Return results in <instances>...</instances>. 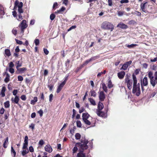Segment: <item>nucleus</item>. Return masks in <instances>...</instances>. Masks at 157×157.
<instances>
[{
	"label": "nucleus",
	"instance_id": "4",
	"mask_svg": "<svg viewBox=\"0 0 157 157\" xmlns=\"http://www.w3.org/2000/svg\"><path fill=\"white\" fill-rule=\"evenodd\" d=\"M101 27L104 29L110 30L111 31H112L114 29L113 24L107 21L103 22L101 25Z\"/></svg>",
	"mask_w": 157,
	"mask_h": 157
},
{
	"label": "nucleus",
	"instance_id": "2",
	"mask_svg": "<svg viewBox=\"0 0 157 157\" xmlns=\"http://www.w3.org/2000/svg\"><path fill=\"white\" fill-rule=\"evenodd\" d=\"M89 141L87 140L86 139L84 138H82L81 139L80 142H78L76 143L75 145H78L79 146L82 151L84 150L87 149L88 148V146L87 145Z\"/></svg>",
	"mask_w": 157,
	"mask_h": 157
},
{
	"label": "nucleus",
	"instance_id": "58",
	"mask_svg": "<svg viewBox=\"0 0 157 157\" xmlns=\"http://www.w3.org/2000/svg\"><path fill=\"white\" fill-rule=\"evenodd\" d=\"M85 110V109L83 107H81V109L79 110V112L80 113H81Z\"/></svg>",
	"mask_w": 157,
	"mask_h": 157
},
{
	"label": "nucleus",
	"instance_id": "55",
	"mask_svg": "<svg viewBox=\"0 0 157 157\" xmlns=\"http://www.w3.org/2000/svg\"><path fill=\"white\" fill-rule=\"evenodd\" d=\"M15 40L16 41V43L18 44H23V42L22 41L19 40H18L17 39H15Z\"/></svg>",
	"mask_w": 157,
	"mask_h": 157
},
{
	"label": "nucleus",
	"instance_id": "3",
	"mask_svg": "<svg viewBox=\"0 0 157 157\" xmlns=\"http://www.w3.org/2000/svg\"><path fill=\"white\" fill-rule=\"evenodd\" d=\"M82 121L85 124L88 125H91L92 121H90L88 119L90 117L92 119H93V118L90 116L88 113H83L82 114Z\"/></svg>",
	"mask_w": 157,
	"mask_h": 157
},
{
	"label": "nucleus",
	"instance_id": "59",
	"mask_svg": "<svg viewBox=\"0 0 157 157\" xmlns=\"http://www.w3.org/2000/svg\"><path fill=\"white\" fill-rule=\"evenodd\" d=\"M44 143V142L42 140H40L39 143V145H40L41 146L43 145Z\"/></svg>",
	"mask_w": 157,
	"mask_h": 157
},
{
	"label": "nucleus",
	"instance_id": "19",
	"mask_svg": "<svg viewBox=\"0 0 157 157\" xmlns=\"http://www.w3.org/2000/svg\"><path fill=\"white\" fill-rule=\"evenodd\" d=\"M117 27L124 29H126L128 28V26L122 23H119L117 25Z\"/></svg>",
	"mask_w": 157,
	"mask_h": 157
},
{
	"label": "nucleus",
	"instance_id": "9",
	"mask_svg": "<svg viewBox=\"0 0 157 157\" xmlns=\"http://www.w3.org/2000/svg\"><path fill=\"white\" fill-rule=\"evenodd\" d=\"M125 82L127 83V85L128 89L131 90L132 88V83H134V80L133 79H125Z\"/></svg>",
	"mask_w": 157,
	"mask_h": 157
},
{
	"label": "nucleus",
	"instance_id": "33",
	"mask_svg": "<svg viewBox=\"0 0 157 157\" xmlns=\"http://www.w3.org/2000/svg\"><path fill=\"white\" fill-rule=\"evenodd\" d=\"M29 152V151L28 150L24 149L21 152V154L23 156H25L26 155V154L28 153Z\"/></svg>",
	"mask_w": 157,
	"mask_h": 157
},
{
	"label": "nucleus",
	"instance_id": "51",
	"mask_svg": "<svg viewBox=\"0 0 157 157\" xmlns=\"http://www.w3.org/2000/svg\"><path fill=\"white\" fill-rule=\"evenodd\" d=\"M143 67L145 69L147 68L148 65L146 63H144L142 64Z\"/></svg>",
	"mask_w": 157,
	"mask_h": 157
},
{
	"label": "nucleus",
	"instance_id": "64",
	"mask_svg": "<svg viewBox=\"0 0 157 157\" xmlns=\"http://www.w3.org/2000/svg\"><path fill=\"white\" fill-rule=\"evenodd\" d=\"M156 94V92H153L150 95L151 97H153Z\"/></svg>",
	"mask_w": 157,
	"mask_h": 157
},
{
	"label": "nucleus",
	"instance_id": "36",
	"mask_svg": "<svg viewBox=\"0 0 157 157\" xmlns=\"http://www.w3.org/2000/svg\"><path fill=\"white\" fill-rule=\"evenodd\" d=\"M5 54L7 56H10V52L9 50L6 49L5 50Z\"/></svg>",
	"mask_w": 157,
	"mask_h": 157
},
{
	"label": "nucleus",
	"instance_id": "25",
	"mask_svg": "<svg viewBox=\"0 0 157 157\" xmlns=\"http://www.w3.org/2000/svg\"><path fill=\"white\" fill-rule=\"evenodd\" d=\"M104 108V105L103 103L100 101L99 102L98 108V110H101Z\"/></svg>",
	"mask_w": 157,
	"mask_h": 157
},
{
	"label": "nucleus",
	"instance_id": "56",
	"mask_svg": "<svg viewBox=\"0 0 157 157\" xmlns=\"http://www.w3.org/2000/svg\"><path fill=\"white\" fill-rule=\"evenodd\" d=\"M12 32L13 34L16 35L17 34V30L15 29L14 28L13 29Z\"/></svg>",
	"mask_w": 157,
	"mask_h": 157
},
{
	"label": "nucleus",
	"instance_id": "17",
	"mask_svg": "<svg viewBox=\"0 0 157 157\" xmlns=\"http://www.w3.org/2000/svg\"><path fill=\"white\" fill-rule=\"evenodd\" d=\"M19 100V99L18 97L16 95L15 96L14 99H13V98H11V101L13 102H14V103L17 104L19 106H21V105L18 103Z\"/></svg>",
	"mask_w": 157,
	"mask_h": 157
},
{
	"label": "nucleus",
	"instance_id": "60",
	"mask_svg": "<svg viewBox=\"0 0 157 157\" xmlns=\"http://www.w3.org/2000/svg\"><path fill=\"white\" fill-rule=\"evenodd\" d=\"M17 92L18 91L17 90H13V94L14 95H15L16 96L17 93Z\"/></svg>",
	"mask_w": 157,
	"mask_h": 157
},
{
	"label": "nucleus",
	"instance_id": "62",
	"mask_svg": "<svg viewBox=\"0 0 157 157\" xmlns=\"http://www.w3.org/2000/svg\"><path fill=\"white\" fill-rule=\"evenodd\" d=\"M4 109L3 108H2L0 110V114H3L4 113Z\"/></svg>",
	"mask_w": 157,
	"mask_h": 157
},
{
	"label": "nucleus",
	"instance_id": "53",
	"mask_svg": "<svg viewBox=\"0 0 157 157\" xmlns=\"http://www.w3.org/2000/svg\"><path fill=\"white\" fill-rule=\"evenodd\" d=\"M129 2L128 0H122L120 1L121 3H127Z\"/></svg>",
	"mask_w": 157,
	"mask_h": 157
},
{
	"label": "nucleus",
	"instance_id": "54",
	"mask_svg": "<svg viewBox=\"0 0 157 157\" xmlns=\"http://www.w3.org/2000/svg\"><path fill=\"white\" fill-rule=\"evenodd\" d=\"M133 14H136V15L138 16H140L141 15V13L140 12H138V11H136V12L133 13Z\"/></svg>",
	"mask_w": 157,
	"mask_h": 157
},
{
	"label": "nucleus",
	"instance_id": "22",
	"mask_svg": "<svg viewBox=\"0 0 157 157\" xmlns=\"http://www.w3.org/2000/svg\"><path fill=\"white\" fill-rule=\"evenodd\" d=\"M9 144L8 142V137H7L5 139V141L4 142L3 144V147L6 148L7 147V146Z\"/></svg>",
	"mask_w": 157,
	"mask_h": 157
},
{
	"label": "nucleus",
	"instance_id": "13",
	"mask_svg": "<svg viewBox=\"0 0 157 157\" xmlns=\"http://www.w3.org/2000/svg\"><path fill=\"white\" fill-rule=\"evenodd\" d=\"M132 62L131 61H129L126 62L122 66L121 70H126L127 69L128 67L131 64Z\"/></svg>",
	"mask_w": 157,
	"mask_h": 157
},
{
	"label": "nucleus",
	"instance_id": "48",
	"mask_svg": "<svg viewBox=\"0 0 157 157\" xmlns=\"http://www.w3.org/2000/svg\"><path fill=\"white\" fill-rule=\"evenodd\" d=\"M21 98L23 101H25L26 99V97L25 95H22L21 97Z\"/></svg>",
	"mask_w": 157,
	"mask_h": 157
},
{
	"label": "nucleus",
	"instance_id": "50",
	"mask_svg": "<svg viewBox=\"0 0 157 157\" xmlns=\"http://www.w3.org/2000/svg\"><path fill=\"white\" fill-rule=\"evenodd\" d=\"M37 113L40 114V117H41L42 116L43 112L41 109H40L39 111H38Z\"/></svg>",
	"mask_w": 157,
	"mask_h": 157
},
{
	"label": "nucleus",
	"instance_id": "40",
	"mask_svg": "<svg viewBox=\"0 0 157 157\" xmlns=\"http://www.w3.org/2000/svg\"><path fill=\"white\" fill-rule=\"evenodd\" d=\"M148 77L150 78H153L154 77L153 76V73L151 71H149L148 74Z\"/></svg>",
	"mask_w": 157,
	"mask_h": 157
},
{
	"label": "nucleus",
	"instance_id": "23",
	"mask_svg": "<svg viewBox=\"0 0 157 157\" xmlns=\"http://www.w3.org/2000/svg\"><path fill=\"white\" fill-rule=\"evenodd\" d=\"M83 151H81L79 152L78 153L77 155V157H86L85 154L83 152Z\"/></svg>",
	"mask_w": 157,
	"mask_h": 157
},
{
	"label": "nucleus",
	"instance_id": "7",
	"mask_svg": "<svg viewBox=\"0 0 157 157\" xmlns=\"http://www.w3.org/2000/svg\"><path fill=\"white\" fill-rule=\"evenodd\" d=\"M67 79H64V80L59 85L57 86L56 92L57 93H59L62 89L63 87L65 84Z\"/></svg>",
	"mask_w": 157,
	"mask_h": 157
},
{
	"label": "nucleus",
	"instance_id": "27",
	"mask_svg": "<svg viewBox=\"0 0 157 157\" xmlns=\"http://www.w3.org/2000/svg\"><path fill=\"white\" fill-rule=\"evenodd\" d=\"M17 71L19 73H23L26 70V68L25 67H23L22 68H18V69H17Z\"/></svg>",
	"mask_w": 157,
	"mask_h": 157
},
{
	"label": "nucleus",
	"instance_id": "63",
	"mask_svg": "<svg viewBox=\"0 0 157 157\" xmlns=\"http://www.w3.org/2000/svg\"><path fill=\"white\" fill-rule=\"evenodd\" d=\"M124 12L122 11H118V15L119 16H122L124 14Z\"/></svg>",
	"mask_w": 157,
	"mask_h": 157
},
{
	"label": "nucleus",
	"instance_id": "39",
	"mask_svg": "<svg viewBox=\"0 0 157 157\" xmlns=\"http://www.w3.org/2000/svg\"><path fill=\"white\" fill-rule=\"evenodd\" d=\"M91 95L94 97H95L96 96V94L95 91L94 90H91L90 91Z\"/></svg>",
	"mask_w": 157,
	"mask_h": 157
},
{
	"label": "nucleus",
	"instance_id": "15",
	"mask_svg": "<svg viewBox=\"0 0 157 157\" xmlns=\"http://www.w3.org/2000/svg\"><path fill=\"white\" fill-rule=\"evenodd\" d=\"M99 99L100 100L102 101H104L105 98V95L103 91H101L100 92L99 94Z\"/></svg>",
	"mask_w": 157,
	"mask_h": 157
},
{
	"label": "nucleus",
	"instance_id": "14",
	"mask_svg": "<svg viewBox=\"0 0 157 157\" xmlns=\"http://www.w3.org/2000/svg\"><path fill=\"white\" fill-rule=\"evenodd\" d=\"M28 138L27 136H25V137L24 143L23 144V146L22 147V149H25L27 148L28 145Z\"/></svg>",
	"mask_w": 157,
	"mask_h": 157
},
{
	"label": "nucleus",
	"instance_id": "43",
	"mask_svg": "<svg viewBox=\"0 0 157 157\" xmlns=\"http://www.w3.org/2000/svg\"><path fill=\"white\" fill-rule=\"evenodd\" d=\"M137 46L136 44H132L130 45H127V47L129 48H132L134 47Z\"/></svg>",
	"mask_w": 157,
	"mask_h": 157
},
{
	"label": "nucleus",
	"instance_id": "28",
	"mask_svg": "<svg viewBox=\"0 0 157 157\" xmlns=\"http://www.w3.org/2000/svg\"><path fill=\"white\" fill-rule=\"evenodd\" d=\"M5 13L4 8L2 5H0V15H3Z\"/></svg>",
	"mask_w": 157,
	"mask_h": 157
},
{
	"label": "nucleus",
	"instance_id": "35",
	"mask_svg": "<svg viewBox=\"0 0 157 157\" xmlns=\"http://www.w3.org/2000/svg\"><path fill=\"white\" fill-rule=\"evenodd\" d=\"M76 124L77 127L78 128H81L82 126L81 121L79 120H77L76 121Z\"/></svg>",
	"mask_w": 157,
	"mask_h": 157
},
{
	"label": "nucleus",
	"instance_id": "10",
	"mask_svg": "<svg viewBox=\"0 0 157 157\" xmlns=\"http://www.w3.org/2000/svg\"><path fill=\"white\" fill-rule=\"evenodd\" d=\"M56 81H54V80L51 79L49 80L48 83L49 84L48 86V88H49L50 91H52L53 88L54 86Z\"/></svg>",
	"mask_w": 157,
	"mask_h": 157
},
{
	"label": "nucleus",
	"instance_id": "31",
	"mask_svg": "<svg viewBox=\"0 0 157 157\" xmlns=\"http://www.w3.org/2000/svg\"><path fill=\"white\" fill-rule=\"evenodd\" d=\"M6 91V88L5 87H3L2 88V90L1 92V94L2 95V97H4L5 96V92Z\"/></svg>",
	"mask_w": 157,
	"mask_h": 157
},
{
	"label": "nucleus",
	"instance_id": "45",
	"mask_svg": "<svg viewBox=\"0 0 157 157\" xmlns=\"http://www.w3.org/2000/svg\"><path fill=\"white\" fill-rule=\"evenodd\" d=\"M34 42L36 46L38 45L40 43L39 40L38 39H35Z\"/></svg>",
	"mask_w": 157,
	"mask_h": 157
},
{
	"label": "nucleus",
	"instance_id": "49",
	"mask_svg": "<svg viewBox=\"0 0 157 157\" xmlns=\"http://www.w3.org/2000/svg\"><path fill=\"white\" fill-rule=\"evenodd\" d=\"M55 15L54 14L52 13L50 16V19L51 20H53L55 18Z\"/></svg>",
	"mask_w": 157,
	"mask_h": 157
},
{
	"label": "nucleus",
	"instance_id": "29",
	"mask_svg": "<svg viewBox=\"0 0 157 157\" xmlns=\"http://www.w3.org/2000/svg\"><path fill=\"white\" fill-rule=\"evenodd\" d=\"M65 9L66 8L65 7H62L60 10H59L56 12L55 13H62L65 10Z\"/></svg>",
	"mask_w": 157,
	"mask_h": 157
},
{
	"label": "nucleus",
	"instance_id": "26",
	"mask_svg": "<svg viewBox=\"0 0 157 157\" xmlns=\"http://www.w3.org/2000/svg\"><path fill=\"white\" fill-rule=\"evenodd\" d=\"M88 100L90 103L91 105L95 106L96 105V103L95 100L92 98H88Z\"/></svg>",
	"mask_w": 157,
	"mask_h": 157
},
{
	"label": "nucleus",
	"instance_id": "6",
	"mask_svg": "<svg viewBox=\"0 0 157 157\" xmlns=\"http://www.w3.org/2000/svg\"><path fill=\"white\" fill-rule=\"evenodd\" d=\"M149 6L147 2H143L140 5V7L141 10L144 12L147 13L148 11L147 10V7Z\"/></svg>",
	"mask_w": 157,
	"mask_h": 157
},
{
	"label": "nucleus",
	"instance_id": "46",
	"mask_svg": "<svg viewBox=\"0 0 157 157\" xmlns=\"http://www.w3.org/2000/svg\"><path fill=\"white\" fill-rule=\"evenodd\" d=\"M72 111H73V114L72 115V118H73L74 117H75V116L76 114V110L74 109H73Z\"/></svg>",
	"mask_w": 157,
	"mask_h": 157
},
{
	"label": "nucleus",
	"instance_id": "52",
	"mask_svg": "<svg viewBox=\"0 0 157 157\" xmlns=\"http://www.w3.org/2000/svg\"><path fill=\"white\" fill-rule=\"evenodd\" d=\"M53 95L52 94H51L49 97V101L50 102H51L53 99Z\"/></svg>",
	"mask_w": 157,
	"mask_h": 157
},
{
	"label": "nucleus",
	"instance_id": "24",
	"mask_svg": "<svg viewBox=\"0 0 157 157\" xmlns=\"http://www.w3.org/2000/svg\"><path fill=\"white\" fill-rule=\"evenodd\" d=\"M157 79H150V82L152 86L154 87L157 83Z\"/></svg>",
	"mask_w": 157,
	"mask_h": 157
},
{
	"label": "nucleus",
	"instance_id": "11",
	"mask_svg": "<svg viewBox=\"0 0 157 157\" xmlns=\"http://www.w3.org/2000/svg\"><path fill=\"white\" fill-rule=\"evenodd\" d=\"M20 26L21 27V31L23 33L24 32V30L27 26L26 24V22L25 20H23L20 24Z\"/></svg>",
	"mask_w": 157,
	"mask_h": 157
},
{
	"label": "nucleus",
	"instance_id": "16",
	"mask_svg": "<svg viewBox=\"0 0 157 157\" xmlns=\"http://www.w3.org/2000/svg\"><path fill=\"white\" fill-rule=\"evenodd\" d=\"M44 149L46 151L50 153L52 151V149L49 144L46 145L44 147Z\"/></svg>",
	"mask_w": 157,
	"mask_h": 157
},
{
	"label": "nucleus",
	"instance_id": "47",
	"mask_svg": "<svg viewBox=\"0 0 157 157\" xmlns=\"http://www.w3.org/2000/svg\"><path fill=\"white\" fill-rule=\"evenodd\" d=\"M16 63L17 64V65L16 66L17 69H18V68L20 67H21L22 65L21 63H19V61H17L16 62Z\"/></svg>",
	"mask_w": 157,
	"mask_h": 157
},
{
	"label": "nucleus",
	"instance_id": "57",
	"mask_svg": "<svg viewBox=\"0 0 157 157\" xmlns=\"http://www.w3.org/2000/svg\"><path fill=\"white\" fill-rule=\"evenodd\" d=\"M29 150L30 152H33L34 151V149L32 146L29 147Z\"/></svg>",
	"mask_w": 157,
	"mask_h": 157
},
{
	"label": "nucleus",
	"instance_id": "12",
	"mask_svg": "<svg viewBox=\"0 0 157 157\" xmlns=\"http://www.w3.org/2000/svg\"><path fill=\"white\" fill-rule=\"evenodd\" d=\"M147 79H141V86L142 91H143L144 89V86H146L148 84Z\"/></svg>",
	"mask_w": 157,
	"mask_h": 157
},
{
	"label": "nucleus",
	"instance_id": "42",
	"mask_svg": "<svg viewBox=\"0 0 157 157\" xmlns=\"http://www.w3.org/2000/svg\"><path fill=\"white\" fill-rule=\"evenodd\" d=\"M11 152L13 154V156L15 157L16 155V152L12 146L11 147Z\"/></svg>",
	"mask_w": 157,
	"mask_h": 157
},
{
	"label": "nucleus",
	"instance_id": "61",
	"mask_svg": "<svg viewBox=\"0 0 157 157\" xmlns=\"http://www.w3.org/2000/svg\"><path fill=\"white\" fill-rule=\"evenodd\" d=\"M44 51L45 54L46 55H48L49 53L48 51L46 48L44 49Z\"/></svg>",
	"mask_w": 157,
	"mask_h": 157
},
{
	"label": "nucleus",
	"instance_id": "20",
	"mask_svg": "<svg viewBox=\"0 0 157 157\" xmlns=\"http://www.w3.org/2000/svg\"><path fill=\"white\" fill-rule=\"evenodd\" d=\"M97 58V57H95V56L91 57L90 59H88V60H86V61L83 64L84 65L87 64L90 62L91 61H92L94 60H95Z\"/></svg>",
	"mask_w": 157,
	"mask_h": 157
},
{
	"label": "nucleus",
	"instance_id": "30",
	"mask_svg": "<svg viewBox=\"0 0 157 157\" xmlns=\"http://www.w3.org/2000/svg\"><path fill=\"white\" fill-rule=\"evenodd\" d=\"M37 101V98L36 97H34L33 100H32L31 101L30 103L32 105H34L36 102Z\"/></svg>",
	"mask_w": 157,
	"mask_h": 157
},
{
	"label": "nucleus",
	"instance_id": "21",
	"mask_svg": "<svg viewBox=\"0 0 157 157\" xmlns=\"http://www.w3.org/2000/svg\"><path fill=\"white\" fill-rule=\"evenodd\" d=\"M97 113L98 116L102 117H105V114L104 112L101 111V110H98Z\"/></svg>",
	"mask_w": 157,
	"mask_h": 157
},
{
	"label": "nucleus",
	"instance_id": "18",
	"mask_svg": "<svg viewBox=\"0 0 157 157\" xmlns=\"http://www.w3.org/2000/svg\"><path fill=\"white\" fill-rule=\"evenodd\" d=\"M125 74V72L124 71H121L117 73L118 77L120 78H123Z\"/></svg>",
	"mask_w": 157,
	"mask_h": 157
},
{
	"label": "nucleus",
	"instance_id": "1",
	"mask_svg": "<svg viewBox=\"0 0 157 157\" xmlns=\"http://www.w3.org/2000/svg\"><path fill=\"white\" fill-rule=\"evenodd\" d=\"M133 80H134V81L132 92L136 96H138L140 94V84L139 83L137 84V79H133Z\"/></svg>",
	"mask_w": 157,
	"mask_h": 157
},
{
	"label": "nucleus",
	"instance_id": "44",
	"mask_svg": "<svg viewBox=\"0 0 157 157\" xmlns=\"http://www.w3.org/2000/svg\"><path fill=\"white\" fill-rule=\"evenodd\" d=\"M76 146V145H75ZM78 148L76 146H75L73 148L72 151H73V153H76L78 150Z\"/></svg>",
	"mask_w": 157,
	"mask_h": 157
},
{
	"label": "nucleus",
	"instance_id": "41",
	"mask_svg": "<svg viewBox=\"0 0 157 157\" xmlns=\"http://www.w3.org/2000/svg\"><path fill=\"white\" fill-rule=\"evenodd\" d=\"M102 88L104 90V91L105 92H107V87L106 86L105 84L103 83L102 84Z\"/></svg>",
	"mask_w": 157,
	"mask_h": 157
},
{
	"label": "nucleus",
	"instance_id": "5",
	"mask_svg": "<svg viewBox=\"0 0 157 157\" xmlns=\"http://www.w3.org/2000/svg\"><path fill=\"white\" fill-rule=\"evenodd\" d=\"M23 3L21 2H19L18 1L16 0L15 2L14 9H16L18 8V11L19 13H23V10L22 9Z\"/></svg>",
	"mask_w": 157,
	"mask_h": 157
},
{
	"label": "nucleus",
	"instance_id": "32",
	"mask_svg": "<svg viewBox=\"0 0 157 157\" xmlns=\"http://www.w3.org/2000/svg\"><path fill=\"white\" fill-rule=\"evenodd\" d=\"M4 105L5 108H8L10 106V102L9 101H7L4 103Z\"/></svg>",
	"mask_w": 157,
	"mask_h": 157
},
{
	"label": "nucleus",
	"instance_id": "37",
	"mask_svg": "<svg viewBox=\"0 0 157 157\" xmlns=\"http://www.w3.org/2000/svg\"><path fill=\"white\" fill-rule=\"evenodd\" d=\"M75 136L76 140H79L81 138V135L79 133H76Z\"/></svg>",
	"mask_w": 157,
	"mask_h": 157
},
{
	"label": "nucleus",
	"instance_id": "38",
	"mask_svg": "<svg viewBox=\"0 0 157 157\" xmlns=\"http://www.w3.org/2000/svg\"><path fill=\"white\" fill-rule=\"evenodd\" d=\"M35 124L32 123L29 125V128L32 129V131H33L35 128Z\"/></svg>",
	"mask_w": 157,
	"mask_h": 157
},
{
	"label": "nucleus",
	"instance_id": "8",
	"mask_svg": "<svg viewBox=\"0 0 157 157\" xmlns=\"http://www.w3.org/2000/svg\"><path fill=\"white\" fill-rule=\"evenodd\" d=\"M8 67L6 68V70H8L11 73H13L14 72V70L13 67L14 66V64L12 62H10L8 63Z\"/></svg>",
	"mask_w": 157,
	"mask_h": 157
},
{
	"label": "nucleus",
	"instance_id": "34",
	"mask_svg": "<svg viewBox=\"0 0 157 157\" xmlns=\"http://www.w3.org/2000/svg\"><path fill=\"white\" fill-rule=\"evenodd\" d=\"M107 86L109 88H111L113 87V85L112 84V82L110 80L109 81Z\"/></svg>",
	"mask_w": 157,
	"mask_h": 157
}]
</instances>
